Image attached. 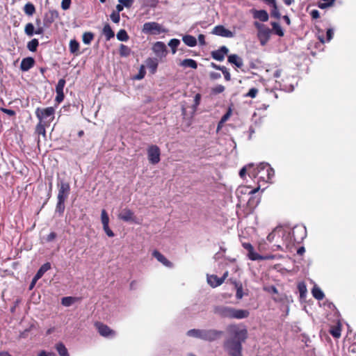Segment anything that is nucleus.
Listing matches in <instances>:
<instances>
[{
    "label": "nucleus",
    "instance_id": "412c9836",
    "mask_svg": "<svg viewBox=\"0 0 356 356\" xmlns=\"http://www.w3.org/2000/svg\"><path fill=\"white\" fill-rule=\"evenodd\" d=\"M51 268V264L49 263L44 264L38 270L36 274L35 275V280L40 279L42 275Z\"/></svg>",
    "mask_w": 356,
    "mask_h": 356
},
{
    "label": "nucleus",
    "instance_id": "0eeeda50",
    "mask_svg": "<svg viewBox=\"0 0 356 356\" xmlns=\"http://www.w3.org/2000/svg\"><path fill=\"white\" fill-rule=\"evenodd\" d=\"M55 110L53 107H47L46 108H37L35 115L40 121L47 120L51 121L54 119Z\"/></svg>",
    "mask_w": 356,
    "mask_h": 356
},
{
    "label": "nucleus",
    "instance_id": "dca6fc26",
    "mask_svg": "<svg viewBox=\"0 0 356 356\" xmlns=\"http://www.w3.org/2000/svg\"><path fill=\"white\" fill-rule=\"evenodd\" d=\"M253 17L255 19H258L261 22H267L269 16L268 13L264 10H252Z\"/></svg>",
    "mask_w": 356,
    "mask_h": 356
},
{
    "label": "nucleus",
    "instance_id": "680f3d73",
    "mask_svg": "<svg viewBox=\"0 0 356 356\" xmlns=\"http://www.w3.org/2000/svg\"><path fill=\"white\" fill-rule=\"evenodd\" d=\"M103 229H104V231L105 232V233L106 234V235L108 236H109V237H113L114 236V233L109 228L108 225L103 227Z\"/></svg>",
    "mask_w": 356,
    "mask_h": 356
},
{
    "label": "nucleus",
    "instance_id": "37998d69",
    "mask_svg": "<svg viewBox=\"0 0 356 356\" xmlns=\"http://www.w3.org/2000/svg\"><path fill=\"white\" fill-rule=\"evenodd\" d=\"M34 26L31 23H28L24 29L25 33L29 36H32L34 34Z\"/></svg>",
    "mask_w": 356,
    "mask_h": 356
},
{
    "label": "nucleus",
    "instance_id": "58836bf2",
    "mask_svg": "<svg viewBox=\"0 0 356 356\" xmlns=\"http://www.w3.org/2000/svg\"><path fill=\"white\" fill-rule=\"evenodd\" d=\"M180 44V41L178 39H171L168 43L169 47L172 49V54H175L177 51V47Z\"/></svg>",
    "mask_w": 356,
    "mask_h": 356
},
{
    "label": "nucleus",
    "instance_id": "c85d7f7f",
    "mask_svg": "<svg viewBox=\"0 0 356 356\" xmlns=\"http://www.w3.org/2000/svg\"><path fill=\"white\" fill-rule=\"evenodd\" d=\"M56 349L60 356H70L67 349L63 343H58L56 345Z\"/></svg>",
    "mask_w": 356,
    "mask_h": 356
},
{
    "label": "nucleus",
    "instance_id": "ddd939ff",
    "mask_svg": "<svg viewBox=\"0 0 356 356\" xmlns=\"http://www.w3.org/2000/svg\"><path fill=\"white\" fill-rule=\"evenodd\" d=\"M213 34L225 38H232L234 33L231 31L225 29L223 26L218 25L213 28L211 32Z\"/></svg>",
    "mask_w": 356,
    "mask_h": 356
},
{
    "label": "nucleus",
    "instance_id": "393cba45",
    "mask_svg": "<svg viewBox=\"0 0 356 356\" xmlns=\"http://www.w3.org/2000/svg\"><path fill=\"white\" fill-rule=\"evenodd\" d=\"M312 296L318 300H321L324 298V293L322 290L315 285L312 290Z\"/></svg>",
    "mask_w": 356,
    "mask_h": 356
},
{
    "label": "nucleus",
    "instance_id": "e2e57ef3",
    "mask_svg": "<svg viewBox=\"0 0 356 356\" xmlns=\"http://www.w3.org/2000/svg\"><path fill=\"white\" fill-rule=\"evenodd\" d=\"M200 99H201L200 94H199V93L196 94L194 97V106H193L194 109H195L197 108V106L200 104Z\"/></svg>",
    "mask_w": 356,
    "mask_h": 356
},
{
    "label": "nucleus",
    "instance_id": "3c124183",
    "mask_svg": "<svg viewBox=\"0 0 356 356\" xmlns=\"http://www.w3.org/2000/svg\"><path fill=\"white\" fill-rule=\"evenodd\" d=\"M135 0H118V2L123 5L124 7L129 8H131Z\"/></svg>",
    "mask_w": 356,
    "mask_h": 356
},
{
    "label": "nucleus",
    "instance_id": "de8ad7c7",
    "mask_svg": "<svg viewBox=\"0 0 356 356\" xmlns=\"http://www.w3.org/2000/svg\"><path fill=\"white\" fill-rule=\"evenodd\" d=\"M270 6L272 7L271 15L275 18H280V13L278 10L277 3H275L274 5H271Z\"/></svg>",
    "mask_w": 356,
    "mask_h": 356
},
{
    "label": "nucleus",
    "instance_id": "f3484780",
    "mask_svg": "<svg viewBox=\"0 0 356 356\" xmlns=\"http://www.w3.org/2000/svg\"><path fill=\"white\" fill-rule=\"evenodd\" d=\"M118 217L123 221L129 222L134 220V212L130 209H124L121 211Z\"/></svg>",
    "mask_w": 356,
    "mask_h": 356
},
{
    "label": "nucleus",
    "instance_id": "c03bdc74",
    "mask_svg": "<svg viewBox=\"0 0 356 356\" xmlns=\"http://www.w3.org/2000/svg\"><path fill=\"white\" fill-rule=\"evenodd\" d=\"M65 201L62 200H58L56 211L60 213H63L65 210Z\"/></svg>",
    "mask_w": 356,
    "mask_h": 356
},
{
    "label": "nucleus",
    "instance_id": "f03ea898",
    "mask_svg": "<svg viewBox=\"0 0 356 356\" xmlns=\"http://www.w3.org/2000/svg\"><path fill=\"white\" fill-rule=\"evenodd\" d=\"M222 334V331L216 329H191L186 333L188 337L209 342H213L220 339Z\"/></svg>",
    "mask_w": 356,
    "mask_h": 356
},
{
    "label": "nucleus",
    "instance_id": "bb28decb",
    "mask_svg": "<svg viewBox=\"0 0 356 356\" xmlns=\"http://www.w3.org/2000/svg\"><path fill=\"white\" fill-rule=\"evenodd\" d=\"M58 16V13L56 10H50L45 15L44 22L45 23H51L54 20L57 18Z\"/></svg>",
    "mask_w": 356,
    "mask_h": 356
},
{
    "label": "nucleus",
    "instance_id": "473e14b6",
    "mask_svg": "<svg viewBox=\"0 0 356 356\" xmlns=\"http://www.w3.org/2000/svg\"><path fill=\"white\" fill-rule=\"evenodd\" d=\"M94 35L91 32H86L83 34L82 40L84 44H90L93 40Z\"/></svg>",
    "mask_w": 356,
    "mask_h": 356
},
{
    "label": "nucleus",
    "instance_id": "423d86ee",
    "mask_svg": "<svg viewBox=\"0 0 356 356\" xmlns=\"http://www.w3.org/2000/svg\"><path fill=\"white\" fill-rule=\"evenodd\" d=\"M142 32L145 34L158 35L165 33V30L160 24L155 22H149L143 24Z\"/></svg>",
    "mask_w": 356,
    "mask_h": 356
},
{
    "label": "nucleus",
    "instance_id": "6ab92c4d",
    "mask_svg": "<svg viewBox=\"0 0 356 356\" xmlns=\"http://www.w3.org/2000/svg\"><path fill=\"white\" fill-rule=\"evenodd\" d=\"M228 62L241 68L243 65V59L236 54H231L228 56Z\"/></svg>",
    "mask_w": 356,
    "mask_h": 356
},
{
    "label": "nucleus",
    "instance_id": "7c9ffc66",
    "mask_svg": "<svg viewBox=\"0 0 356 356\" xmlns=\"http://www.w3.org/2000/svg\"><path fill=\"white\" fill-rule=\"evenodd\" d=\"M131 51V49L129 47L123 44L120 45L119 52L121 56L127 57L130 55Z\"/></svg>",
    "mask_w": 356,
    "mask_h": 356
},
{
    "label": "nucleus",
    "instance_id": "ea45409f",
    "mask_svg": "<svg viewBox=\"0 0 356 356\" xmlns=\"http://www.w3.org/2000/svg\"><path fill=\"white\" fill-rule=\"evenodd\" d=\"M333 3L334 0H321L318 2V6L321 9H325L327 8V7L331 6Z\"/></svg>",
    "mask_w": 356,
    "mask_h": 356
},
{
    "label": "nucleus",
    "instance_id": "4be33fe9",
    "mask_svg": "<svg viewBox=\"0 0 356 356\" xmlns=\"http://www.w3.org/2000/svg\"><path fill=\"white\" fill-rule=\"evenodd\" d=\"M183 42L188 47H193L197 44L196 38L191 35H186L182 38Z\"/></svg>",
    "mask_w": 356,
    "mask_h": 356
},
{
    "label": "nucleus",
    "instance_id": "a18cd8bd",
    "mask_svg": "<svg viewBox=\"0 0 356 356\" xmlns=\"http://www.w3.org/2000/svg\"><path fill=\"white\" fill-rule=\"evenodd\" d=\"M65 85V80L64 79H60L58 81V83L56 86V92H63V89Z\"/></svg>",
    "mask_w": 356,
    "mask_h": 356
},
{
    "label": "nucleus",
    "instance_id": "2eb2a0df",
    "mask_svg": "<svg viewBox=\"0 0 356 356\" xmlns=\"http://www.w3.org/2000/svg\"><path fill=\"white\" fill-rule=\"evenodd\" d=\"M35 64V60L32 57H26L22 59L20 69L23 72L29 71Z\"/></svg>",
    "mask_w": 356,
    "mask_h": 356
},
{
    "label": "nucleus",
    "instance_id": "052dcab7",
    "mask_svg": "<svg viewBox=\"0 0 356 356\" xmlns=\"http://www.w3.org/2000/svg\"><path fill=\"white\" fill-rule=\"evenodd\" d=\"M247 168H248L249 171L252 170L251 168H252V165L250 164V165H248V166L243 167L242 169H241V170L239 172V175H240L241 177H243V176L245 175L246 170H247Z\"/></svg>",
    "mask_w": 356,
    "mask_h": 356
},
{
    "label": "nucleus",
    "instance_id": "a211bd4d",
    "mask_svg": "<svg viewBox=\"0 0 356 356\" xmlns=\"http://www.w3.org/2000/svg\"><path fill=\"white\" fill-rule=\"evenodd\" d=\"M152 255L161 264L167 267H172V263L168 261L164 255H163L161 252L157 250H154L152 252Z\"/></svg>",
    "mask_w": 356,
    "mask_h": 356
},
{
    "label": "nucleus",
    "instance_id": "c756f323",
    "mask_svg": "<svg viewBox=\"0 0 356 356\" xmlns=\"http://www.w3.org/2000/svg\"><path fill=\"white\" fill-rule=\"evenodd\" d=\"M285 236L284 238H280V242L282 241L283 244L288 245L289 243L293 242V236L291 231H286L284 229Z\"/></svg>",
    "mask_w": 356,
    "mask_h": 356
},
{
    "label": "nucleus",
    "instance_id": "0e129e2a",
    "mask_svg": "<svg viewBox=\"0 0 356 356\" xmlns=\"http://www.w3.org/2000/svg\"><path fill=\"white\" fill-rule=\"evenodd\" d=\"M229 116V114L227 113L222 117V118L218 125V128H217L218 131L220 129L222 124L225 123V122L228 119Z\"/></svg>",
    "mask_w": 356,
    "mask_h": 356
},
{
    "label": "nucleus",
    "instance_id": "1a4fd4ad",
    "mask_svg": "<svg viewBox=\"0 0 356 356\" xmlns=\"http://www.w3.org/2000/svg\"><path fill=\"white\" fill-rule=\"evenodd\" d=\"M291 232L293 242L296 243H300L307 235L306 228L303 226H296Z\"/></svg>",
    "mask_w": 356,
    "mask_h": 356
},
{
    "label": "nucleus",
    "instance_id": "79ce46f5",
    "mask_svg": "<svg viewBox=\"0 0 356 356\" xmlns=\"http://www.w3.org/2000/svg\"><path fill=\"white\" fill-rule=\"evenodd\" d=\"M248 257L252 261L261 260V255L254 252V248H252V250L248 252Z\"/></svg>",
    "mask_w": 356,
    "mask_h": 356
},
{
    "label": "nucleus",
    "instance_id": "f257e3e1",
    "mask_svg": "<svg viewBox=\"0 0 356 356\" xmlns=\"http://www.w3.org/2000/svg\"><path fill=\"white\" fill-rule=\"evenodd\" d=\"M231 337L223 342V349L229 356H243L242 343L248 338V330L241 325H229L227 327Z\"/></svg>",
    "mask_w": 356,
    "mask_h": 356
},
{
    "label": "nucleus",
    "instance_id": "09e8293b",
    "mask_svg": "<svg viewBox=\"0 0 356 356\" xmlns=\"http://www.w3.org/2000/svg\"><path fill=\"white\" fill-rule=\"evenodd\" d=\"M110 18L113 22L118 24L120 20V15L118 12L113 11L111 14Z\"/></svg>",
    "mask_w": 356,
    "mask_h": 356
},
{
    "label": "nucleus",
    "instance_id": "6e6d98bb",
    "mask_svg": "<svg viewBox=\"0 0 356 356\" xmlns=\"http://www.w3.org/2000/svg\"><path fill=\"white\" fill-rule=\"evenodd\" d=\"M36 131L40 134H45V128L44 125L42 123V121L37 125Z\"/></svg>",
    "mask_w": 356,
    "mask_h": 356
},
{
    "label": "nucleus",
    "instance_id": "f8f14e48",
    "mask_svg": "<svg viewBox=\"0 0 356 356\" xmlns=\"http://www.w3.org/2000/svg\"><path fill=\"white\" fill-rule=\"evenodd\" d=\"M152 50L156 56L159 58H163L167 54V48L164 42H156L154 44Z\"/></svg>",
    "mask_w": 356,
    "mask_h": 356
},
{
    "label": "nucleus",
    "instance_id": "bf43d9fd",
    "mask_svg": "<svg viewBox=\"0 0 356 356\" xmlns=\"http://www.w3.org/2000/svg\"><path fill=\"white\" fill-rule=\"evenodd\" d=\"M64 99V93L63 92H56V97L55 100L59 104L63 102Z\"/></svg>",
    "mask_w": 356,
    "mask_h": 356
},
{
    "label": "nucleus",
    "instance_id": "774afa93",
    "mask_svg": "<svg viewBox=\"0 0 356 356\" xmlns=\"http://www.w3.org/2000/svg\"><path fill=\"white\" fill-rule=\"evenodd\" d=\"M39 356H56L54 353H47L46 351H41L39 353Z\"/></svg>",
    "mask_w": 356,
    "mask_h": 356
},
{
    "label": "nucleus",
    "instance_id": "864d4df0",
    "mask_svg": "<svg viewBox=\"0 0 356 356\" xmlns=\"http://www.w3.org/2000/svg\"><path fill=\"white\" fill-rule=\"evenodd\" d=\"M298 290H299L300 296L301 298H303L304 297L306 296L307 288H306V286L305 284H299L298 285Z\"/></svg>",
    "mask_w": 356,
    "mask_h": 356
},
{
    "label": "nucleus",
    "instance_id": "9b49d317",
    "mask_svg": "<svg viewBox=\"0 0 356 356\" xmlns=\"http://www.w3.org/2000/svg\"><path fill=\"white\" fill-rule=\"evenodd\" d=\"M70 186L67 182L61 181L58 184V200H65L70 193Z\"/></svg>",
    "mask_w": 356,
    "mask_h": 356
},
{
    "label": "nucleus",
    "instance_id": "c9c22d12",
    "mask_svg": "<svg viewBox=\"0 0 356 356\" xmlns=\"http://www.w3.org/2000/svg\"><path fill=\"white\" fill-rule=\"evenodd\" d=\"M101 220L103 227L107 226L109 224V218L105 209H102L101 212Z\"/></svg>",
    "mask_w": 356,
    "mask_h": 356
},
{
    "label": "nucleus",
    "instance_id": "6e6552de",
    "mask_svg": "<svg viewBox=\"0 0 356 356\" xmlns=\"http://www.w3.org/2000/svg\"><path fill=\"white\" fill-rule=\"evenodd\" d=\"M161 151L158 146L150 145L147 149L148 160L152 164H156L160 161Z\"/></svg>",
    "mask_w": 356,
    "mask_h": 356
},
{
    "label": "nucleus",
    "instance_id": "cd10ccee",
    "mask_svg": "<svg viewBox=\"0 0 356 356\" xmlns=\"http://www.w3.org/2000/svg\"><path fill=\"white\" fill-rule=\"evenodd\" d=\"M270 29L266 26L258 31V38L268 40L270 34Z\"/></svg>",
    "mask_w": 356,
    "mask_h": 356
},
{
    "label": "nucleus",
    "instance_id": "49530a36",
    "mask_svg": "<svg viewBox=\"0 0 356 356\" xmlns=\"http://www.w3.org/2000/svg\"><path fill=\"white\" fill-rule=\"evenodd\" d=\"M342 323L338 320L335 325V338H339L341 337Z\"/></svg>",
    "mask_w": 356,
    "mask_h": 356
},
{
    "label": "nucleus",
    "instance_id": "5701e85b",
    "mask_svg": "<svg viewBox=\"0 0 356 356\" xmlns=\"http://www.w3.org/2000/svg\"><path fill=\"white\" fill-rule=\"evenodd\" d=\"M180 65L184 67H190L192 69H196L197 67V64L196 61L191 58H186L183 60L180 63Z\"/></svg>",
    "mask_w": 356,
    "mask_h": 356
},
{
    "label": "nucleus",
    "instance_id": "13d9d810",
    "mask_svg": "<svg viewBox=\"0 0 356 356\" xmlns=\"http://www.w3.org/2000/svg\"><path fill=\"white\" fill-rule=\"evenodd\" d=\"M71 4V0H62L61 8L63 10H66L70 8Z\"/></svg>",
    "mask_w": 356,
    "mask_h": 356
},
{
    "label": "nucleus",
    "instance_id": "7ed1b4c3",
    "mask_svg": "<svg viewBox=\"0 0 356 356\" xmlns=\"http://www.w3.org/2000/svg\"><path fill=\"white\" fill-rule=\"evenodd\" d=\"M214 313L222 318L243 319L249 316L250 312L246 309H237L225 305H219L214 308Z\"/></svg>",
    "mask_w": 356,
    "mask_h": 356
},
{
    "label": "nucleus",
    "instance_id": "2f4dec72",
    "mask_svg": "<svg viewBox=\"0 0 356 356\" xmlns=\"http://www.w3.org/2000/svg\"><path fill=\"white\" fill-rule=\"evenodd\" d=\"M117 38L120 41L126 42L129 39V35L124 29L120 30L117 33Z\"/></svg>",
    "mask_w": 356,
    "mask_h": 356
},
{
    "label": "nucleus",
    "instance_id": "603ef678",
    "mask_svg": "<svg viewBox=\"0 0 356 356\" xmlns=\"http://www.w3.org/2000/svg\"><path fill=\"white\" fill-rule=\"evenodd\" d=\"M147 66L149 69H151L152 72L154 73L156 70L158 63L156 61L151 60L148 62Z\"/></svg>",
    "mask_w": 356,
    "mask_h": 356
},
{
    "label": "nucleus",
    "instance_id": "4d7b16f0",
    "mask_svg": "<svg viewBox=\"0 0 356 356\" xmlns=\"http://www.w3.org/2000/svg\"><path fill=\"white\" fill-rule=\"evenodd\" d=\"M220 71L222 72L225 79L226 81H229L231 79L230 74L228 70L225 66H222V69Z\"/></svg>",
    "mask_w": 356,
    "mask_h": 356
},
{
    "label": "nucleus",
    "instance_id": "4c0bfd02",
    "mask_svg": "<svg viewBox=\"0 0 356 356\" xmlns=\"http://www.w3.org/2000/svg\"><path fill=\"white\" fill-rule=\"evenodd\" d=\"M79 42L75 40H70V52L72 54H75L79 51Z\"/></svg>",
    "mask_w": 356,
    "mask_h": 356
},
{
    "label": "nucleus",
    "instance_id": "338daca9",
    "mask_svg": "<svg viewBox=\"0 0 356 356\" xmlns=\"http://www.w3.org/2000/svg\"><path fill=\"white\" fill-rule=\"evenodd\" d=\"M56 237V234L54 232H51L47 236V242H51L54 241Z\"/></svg>",
    "mask_w": 356,
    "mask_h": 356
},
{
    "label": "nucleus",
    "instance_id": "a19ab883",
    "mask_svg": "<svg viewBox=\"0 0 356 356\" xmlns=\"http://www.w3.org/2000/svg\"><path fill=\"white\" fill-rule=\"evenodd\" d=\"M75 302V298L73 297H64L61 300V303L65 307L71 306Z\"/></svg>",
    "mask_w": 356,
    "mask_h": 356
},
{
    "label": "nucleus",
    "instance_id": "a878e982",
    "mask_svg": "<svg viewBox=\"0 0 356 356\" xmlns=\"http://www.w3.org/2000/svg\"><path fill=\"white\" fill-rule=\"evenodd\" d=\"M318 40L322 42L325 43L327 42H330L332 38V29H329L327 30L326 35L325 36L323 34H318Z\"/></svg>",
    "mask_w": 356,
    "mask_h": 356
},
{
    "label": "nucleus",
    "instance_id": "20e7f679",
    "mask_svg": "<svg viewBox=\"0 0 356 356\" xmlns=\"http://www.w3.org/2000/svg\"><path fill=\"white\" fill-rule=\"evenodd\" d=\"M248 175L250 177L257 178L258 181H263L267 183L274 177L275 172L268 163H261L256 168L250 170Z\"/></svg>",
    "mask_w": 356,
    "mask_h": 356
},
{
    "label": "nucleus",
    "instance_id": "4468645a",
    "mask_svg": "<svg viewBox=\"0 0 356 356\" xmlns=\"http://www.w3.org/2000/svg\"><path fill=\"white\" fill-rule=\"evenodd\" d=\"M228 51V48L225 46H222L218 50L212 51L211 56L213 59L216 60L222 61Z\"/></svg>",
    "mask_w": 356,
    "mask_h": 356
},
{
    "label": "nucleus",
    "instance_id": "aec40b11",
    "mask_svg": "<svg viewBox=\"0 0 356 356\" xmlns=\"http://www.w3.org/2000/svg\"><path fill=\"white\" fill-rule=\"evenodd\" d=\"M208 284L212 287H216L222 284V280L220 277H218L216 275H208L207 276Z\"/></svg>",
    "mask_w": 356,
    "mask_h": 356
},
{
    "label": "nucleus",
    "instance_id": "39448f33",
    "mask_svg": "<svg viewBox=\"0 0 356 356\" xmlns=\"http://www.w3.org/2000/svg\"><path fill=\"white\" fill-rule=\"evenodd\" d=\"M284 229H283L282 227H277L268 235L266 238L268 242L276 243L271 248V250L273 251L282 250V246L280 244V238H284Z\"/></svg>",
    "mask_w": 356,
    "mask_h": 356
},
{
    "label": "nucleus",
    "instance_id": "8fccbe9b",
    "mask_svg": "<svg viewBox=\"0 0 356 356\" xmlns=\"http://www.w3.org/2000/svg\"><path fill=\"white\" fill-rule=\"evenodd\" d=\"M258 93V90L255 88H252L249 90L248 92L245 95L246 97L254 98Z\"/></svg>",
    "mask_w": 356,
    "mask_h": 356
},
{
    "label": "nucleus",
    "instance_id": "72a5a7b5",
    "mask_svg": "<svg viewBox=\"0 0 356 356\" xmlns=\"http://www.w3.org/2000/svg\"><path fill=\"white\" fill-rule=\"evenodd\" d=\"M39 44V42L37 39L34 38L27 44V48L29 51L35 52L37 50V47Z\"/></svg>",
    "mask_w": 356,
    "mask_h": 356
},
{
    "label": "nucleus",
    "instance_id": "e433bc0d",
    "mask_svg": "<svg viewBox=\"0 0 356 356\" xmlns=\"http://www.w3.org/2000/svg\"><path fill=\"white\" fill-rule=\"evenodd\" d=\"M273 29L274 30L275 33L279 35V36H283L284 35V31L281 27V26L277 22H272L271 23Z\"/></svg>",
    "mask_w": 356,
    "mask_h": 356
},
{
    "label": "nucleus",
    "instance_id": "b1692460",
    "mask_svg": "<svg viewBox=\"0 0 356 356\" xmlns=\"http://www.w3.org/2000/svg\"><path fill=\"white\" fill-rule=\"evenodd\" d=\"M103 34L106 37V40H110L115 35L113 31L109 24H106L103 28Z\"/></svg>",
    "mask_w": 356,
    "mask_h": 356
},
{
    "label": "nucleus",
    "instance_id": "9d476101",
    "mask_svg": "<svg viewBox=\"0 0 356 356\" xmlns=\"http://www.w3.org/2000/svg\"><path fill=\"white\" fill-rule=\"evenodd\" d=\"M95 326L99 333L104 337L113 338L115 336L114 330H111L108 326L102 323H96Z\"/></svg>",
    "mask_w": 356,
    "mask_h": 356
},
{
    "label": "nucleus",
    "instance_id": "f704fd0d",
    "mask_svg": "<svg viewBox=\"0 0 356 356\" xmlns=\"http://www.w3.org/2000/svg\"><path fill=\"white\" fill-rule=\"evenodd\" d=\"M24 11L26 15H32L35 13V6H33V4H32L31 3H27L24 6Z\"/></svg>",
    "mask_w": 356,
    "mask_h": 356
},
{
    "label": "nucleus",
    "instance_id": "69168bd1",
    "mask_svg": "<svg viewBox=\"0 0 356 356\" xmlns=\"http://www.w3.org/2000/svg\"><path fill=\"white\" fill-rule=\"evenodd\" d=\"M1 111L10 116H14L15 115V111L11 109L2 108Z\"/></svg>",
    "mask_w": 356,
    "mask_h": 356
},
{
    "label": "nucleus",
    "instance_id": "5fc2aeb1",
    "mask_svg": "<svg viewBox=\"0 0 356 356\" xmlns=\"http://www.w3.org/2000/svg\"><path fill=\"white\" fill-rule=\"evenodd\" d=\"M225 90V87L222 85H218L212 88V92L213 94H220Z\"/></svg>",
    "mask_w": 356,
    "mask_h": 356
}]
</instances>
